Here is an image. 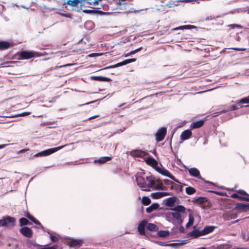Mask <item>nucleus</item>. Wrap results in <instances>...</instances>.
<instances>
[{"mask_svg":"<svg viewBox=\"0 0 249 249\" xmlns=\"http://www.w3.org/2000/svg\"><path fill=\"white\" fill-rule=\"evenodd\" d=\"M237 193H239V194H241V195H245V196H249V195L248 194H247L245 191L244 190H239L238 191H237Z\"/></svg>","mask_w":249,"mask_h":249,"instance_id":"41","label":"nucleus"},{"mask_svg":"<svg viewBox=\"0 0 249 249\" xmlns=\"http://www.w3.org/2000/svg\"><path fill=\"white\" fill-rule=\"evenodd\" d=\"M177 213H185L186 208L182 205H178L172 209Z\"/></svg>","mask_w":249,"mask_h":249,"instance_id":"24","label":"nucleus"},{"mask_svg":"<svg viewBox=\"0 0 249 249\" xmlns=\"http://www.w3.org/2000/svg\"><path fill=\"white\" fill-rule=\"evenodd\" d=\"M146 179L148 181V184H146L147 188L149 190V188L152 187L153 185L155 184V181L152 179L150 177H146Z\"/></svg>","mask_w":249,"mask_h":249,"instance_id":"32","label":"nucleus"},{"mask_svg":"<svg viewBox=\"0 0 249 249\" xmlns=\"http://www.w3.org/2000/svg\"><path fill=\"white\" fill-rule=\"evenodd\" d=\"M193 27V26L189 25H183V26H179V27L177 28V29H190L192 28Z\"/></svg>","mask_w":249,"mask_h":249,"instance_id":"37","label":"nucleus"},{"mask_svg":"<svg viewBox=\"0 0 249 249\" xmlns=\"http://www.w3.org/2000/svg\"><path fill=\"white\" fill-rule=\"evenodd\" d=\"M177 199V198L176 197H172L168 198L167 199L166 205L169 207L173 206Z\"/></svg>","mask_w":249,"mask_h":249,"instance_id":"23","label":"nucleus"},{"mask_svg":"<svg viewBox=\"0 0 249 249\" xmlns=\"http://www.w3.org/2000/svg\"><path fill=\"white\" fill-rule=\"evenodd\" d=\"M188 172L190 175L192 176L200 178V172L199 170L196 168H191L188 169Z\"/></svg>","mask_w":249,"mask_h":249,"instance_id":"15","label":"nucleus"},{"mask_svg":"<svg viewBox=\"0 0 249 249\" xmlns=\"http://www.w3.org/2000/svg\"><path fill=\"white\" fill-rule=\"evenodd\" d=\"M192 224H191L190 223L188 222V223H187V224L186 225V227L187 228H188L190 227L191 226H192Z\"/></svg>","mask_w":249,"mask_h":249,"instance_id":"58","label":"nucleus"},{"mask_svg":"<svg viewBox=\"0 0 249 249\" xmlns=\"http://www.w3.org/2000/svg\"><path fill=\"white\" fill-rule=\"evenodd\" d=\"M83 243L80 240H71L70 242V246L72 247H79Z\"/></svg>","mask_w":249,"mask_h":249,"instance_id":"17","label":"nucleus"},{"mask_svg":"<svg viewBox=\"0 0 249 249\" xmlns=\"http://www.w3.org/2000/svg\"><path fill=\"white\" fill-rule=\"evenodd\" d=\"M31 216L32 215L29 213H27V214H26V216H27L29 219V217H30V216Z\"/></svg>","mask_w":249,"mask_h":249,"instance_id":"61","label":"nucleus"},{"mask_svg":"<svg viewBox=\"0 0 249 249\" xmlns=\"http://www.w3.org/2000/svg\"><path fill=\"white\" fill-rule=\"evenodd\" d=\"M245 196H239V197H238V198L240 200H242L243 201V199L244 198Z\"/></svg>","mask_w":249,"mask_h":249,"instance_id":"60","label":"nucleus"},{"mask_svg":"<svg viewBox=\"0 0 249 249\" xmlns=\"http://www.w3.org/2000/svg\"><path fill=\"white\" fill-rule=\"evenodd\" d=\"M206 201H207L206 198L199 197L196 199H194L193 200V202L194 203H197L198 204H202Z\"/></svg>","mask_w":249,"mask_h":249,"instance_id":"25","label":"nucleus"},{"mask_svg":"<svg viewBox=\"0 0 249 249\" xmlns=\"http://www.w3.org/2000/svg\"><path fill=\"white\" fill-rule=\"evenodd\" d=\"M179 230L181 232H182V233L184 232L185 230L183 226H180L179 228Z\"/></svg>","mask_w":249,"mask_h":249,"instance_id":"48","label":"nucleus"},{"mask_svg":"<svg viewBox=\"0 0 249 249\" xmlns=\"http://www.w3.org/2000/svg\"><path fill=\"white\" fill-rule=\"evenodd\" d=\"M212 192L214 193V194H216V195H222V193H220L219 192H216V191H212Z\"/></svg>","mask_w":249,"mask_h":249,"instance_id":"54","label":"nucleus"},{"mask_svg":"<svg viewBox=\"0 0 249 249\" xmlns=\"http://www.w3.org/2000/svg\"><path fill=\"white\" fill-rule=\"evenodd\" d=\"M19 223L21 226L27 225L29 224V221L25 218H21L19 219Z\"/></svg>","mask_w":249,"mask_h":249,"instance_id":"35","label":"nucleus"},{"mask_svg":"<svg viewBox=\"0 0 249 249\" xmlns=\"http://www.w3.org/2000/svg\"><path fill=\"white\" fill-rule=\"evenodd\" d=\"M194 222V218L193 216L190 214L189 215V221L188 222L190 223L191 224L193 225Z\"/></svg>","mask_w":249,"mask_h":249,"instance_id":"40","label":"nucleus"},{"mask_svg":"<svg viewBox=\"0 0 249 249\" xmlns=\"http://www.w3.org/2000/svg\"><path fill=\"white\" fill-rule=\"evenodd\" d=\"M66 145H64L63 146H58L55 148H50L45 150H43L40 152H39L35 155V157H43L49 155L61 149V148L65 147Z\"/></svg>","mask_w":249,"mask_h":249,"instance_id":"1","label":"nucleus"},{"mask_svg":"<svg viewBox=\"0 0 249 249\" xmlns=\"http://www.w3.org/2000/svg\"><path fill=\"white\" fill-rule=\"evenodd\" d=\"M159 207V205L158 203H153L150 206L146 209V212L147 213H150L153 211L157 210Z\"/></svg>","mask_w":249,"mask_h":249,"instance_id":"19","label":"nucleus"},{"mask_svg":"<svg viewBox=\"0 0 249 249\" xmlns=\"http://www.w3.org/2000/svg\"><path fill=\"white\" fill-rule=\"evenodd\" d=\"M91 78L93 80L100 81L108 82L110 80V78L103 76H92L91 77Z\"/></svg>","mask_w":249,"mask_h":249,"instance_id":"26","label":"nucleus"},{"mask_svg":"<svg viewBox=\"0 0 249 249\" xmlns=\"http://www.w3.org/2000/svg\"><path fill=\"white\" fill-rule=\"evenodd\" d=\"M152 153L154 154L155 155H156V152L155 150H154L153 151H152Z\"/></svg>","mask_w":249,"mask_h":249,"instance_id":"62","label":"nucleus"},{"mask_svg":"<svg viewBox=\"0 0 249 249\" xmlns=\"http://www.w3.org/2000/svg\"><path fill=\"white\" fill-rule=\"evenodd\" d=\"M243 201H248L249 202V197H245L243 199Z\"/></svg>","mask_w":249,"mask_h":249,"instance_id":"56","label":"nucleus"},{"mask_svg":"<svg viewBox=\"0 0 249 249\" xmlns=\"http://www.w3.org/2000/svg\"><path fill=\"white\" fill-rule=\"evenodd\" d=\"M225 112V110H222L221 111V113H224Z\"/></svg>","mask_w":249,"mask_h":249,"instance_id":"64","label":"nucleus"},{"mask_svg":"<svg viewBox=\"0 0 249 249\" xmlns=\"http://www.w3.org/2000/svg\"><path fill=\"white\" fill-rule=\"evenodd\" d=\"M238 108V107H237L235 105H233L232 107H231V109L232 110H236Z\"/></svg>","mask_w":249,"mask_h":249,"instance_id":"53","label":"nucleus"},{"mask_svg":"<svg viewBox=\"0 0 249 249\" xmlns=\"http://www.w3.org/2000/svg\"><path fill=\"white\" fill-rule=\"evenodd\" d=\"M137 184L142 191H148L149 190L147 188L146 184L144 182L143 178L141 176L137 178Z\"/></svg>","mask_w":249,"mask_h":249,"instance_id":"6","label":"nucleus"},{"mask_svg":"<svg viewBox=\"0 0 249 249\" xmlns=\"http://www.w3.org/2000/svg\"><path fill=\"white\" fill-rule=\"evenodd\" d=\"M132 156L138 157H143L145 156L147 153L141 150H134L131 151Z\"/></svg>","mask_w":249,"mask_h":249,"instance_id":"13","label":"nucleus"},{"mask_svg":"<svg viewBox=\"0 0 249 249\" xmlns=\"http://www.w3.org/2000/svg\"><path fill=\"white\" fill-rule=\"evenodd\" d=\"M111 160V157H101L97 160H95V162H98L100 164L104 163L106 162L109 161Z\"/></svg>","mask_w":249,"mask_h":249,"instance_id":"22","label":"nucleus"},{"mask_svg":"<svg viewBox=\"0 0 249 249\" xmlns=\"http://www.w3.org/2000/svg\"><path fill=\"white\" fill-rule=\"evenodd\" d=\"M20 232L25 236L31 238L33 235L32 230L28 227H25L20 230Z\"/></svg>","mask_w":249,"mask_h":249,"instance_id":"7","label":"nucleus"},{"mask_svg":"<svg viewBox=\"0 0 249 249\" xmlns=\"http://www.w3.org/2000/svg\"><path fill=\"white\" fill-rule=\"evenodd\" d=\"M164 182L166 185H169L172 183V182L171 181H170V180H168V179H164Z\"/></svg>","mask_w":249,"mask_h":249,"instance_id":"44","label":"nucleus"},{"mask_svg":"<svg viewBox=\"0 0 249 249\" xmlns=\"http://www.w3.org/2000/svg\"><path fill=\"white\" fill-rule=\"evenodd\" d=\"M202 233V231L195 230L191 232L190 235L193 237H197L201 235H203Z\"/></svg>","mask_w":249,"mask_h":249,"instance_id":"28","label":"nucleus"},{"mask_svg":"<svg viewBox=\"0 0 249 249\" xmlns=\"http://www.w3.org/2000/svg\"><path fill=\"white\" fill-rule=\"evenodd\" d=\"M169 195V193L166 192H156L152 193L151 196L155 199H158Z\"/></svg>","mask_w":249,"mask_h":249,"instance_id":"12","label":"nucleus"},{"mask_svg":"<svg viewBox=\"0 0 249 249\" xmlns=\"http://www.w3.org/2000/svg\"><path fill=\"white\" fill-rule=\"evenodd\" d=\"M62 16H63L64 17H67V18H70L71 17V15L69 14H61Z\"/></svg>","mask_w":249,"mask_h":249,"instance_id":"52","label":"nucleus"},{"mask_svg":"<svg viewBox=\"0 0 249 249\" xmlns=\"http://www.w3.org/2000/svg\"><path fill=\"white\" fill-rule=\"evenodd\" d=\"M237 214L234 213H225L223 215V218L225 221L231 220L232 219H235L237 218Z\"/></svg>","mask_w":249,"mask_h":249,"instance_id":"16","label":"nucleus"},{"mask_svg":"<svg viewBox=\"0 0 249 249\" xmlns=\"http://www.w3.org/2000/svg\"><path fill=\"white\" fill-rule=\"evenodd\" d=\"M233 49L235 50H237V51H245V50H246L245 48H233Z\"/></svg>","mask_w":249,"mask_h":249,"instance_id":"51","label":"nucleus"},{"mask_svg":"<svg viewBox=\"0 0 249 249\" xmlns=\"http://www.w3.org/2000/svg\"><path fill=\"white\" fill-rule=\"evenodd\" d=\"M15 222V219L10 216L3 217L0 220V227H5L14 226Z\"/></svg>","mask_w":249,"mask_h":249,"instance_id":"2","label":"nucleus"},{"mask_svg":"<svg viewBox=\"0 0 249 249\" xmlns=\"http://www.w3.org/2000/svg\"><path fill=\"white\" fill-rule=\"evenodd\" d=\"M237 208L239 210L247 211L249 210V204L239 203L237 205Z\"/></svg>","mask_w":249,"mask_h":249,"instance_id":"21","label":"nucleus"},{"mask_svg":"<svg viewBox=\"0 0 249 249\" xmlns=\"http://www.w3.org/2000/svg\"><path fill=\"white\" fill-rule=\"evenodd\" d=\"M155 190H162V188L161 185H157L154 187Z\"/></svg>","mask_w":249,"mask_h":249,"instance_id":"46","label":"nucleus"},{"mask_svg":"<svg viewBox=\"0 0 249 249\" xmlns=\"http://www.w3.org/2000/svg\"><path fill=\"white\" fill-rule=\"evenodd\" d=\"M21 59H28L35 56L34 53L28 51H22L20 53Z\"/></svg>","mask_w":249,"mask_h":249,"instance_id":"9","label":"nucleus"},{"mask_svg":"<svg viewBox=\"0 0 249 249\" xmlns=\"http://www.w3.org/2000/svg\"><path fill=\"white\" fill-rule=\"evenodd\" d=\"M79 3L78 0H69L66 2V4L72 7H76L78 5Z\"/></svg>","mask_w":249,"mask_h":249,"instance_id":"30","label":"nucleus"},{"mask_svg":"<svg viewBox=\"0 0 249 249\" xmlns=\"http://www.w3.org/2000/svg\"><path fill=\"white\" fill-rule=\"evenodd\" d=\"M158 235L161 237H165L169 235V231H160L158 233Z\"/></svg>","mask_w":249,"mask_h":249,"instance_id":"34","label":"nucleus"},{"mask_svg":"<svg viewBox=\"0 0 249 249\" xmlns=\"http://www.w3.org/2000/svg\"><path fill=\"white\" fill-rule=\"evenodd\" d=\"M136 59L135 58H131V59H126L125 60L123 61V62L118 63L115 65L108 66L106 68L103 69L102 70L113 69V68H117L118 67L122 66L123 65H126L128 63L134 62L136 61Z\"/></svg>","mask_w":249,"mask_h":249,"instance_id":"5","label":"nucleus"},{"mask_svg":"<svg viewBox=\"0 0 249 249\" xmlns=\"http://www.w3.org/2000/svg\"><path fill=\"white\" fill-rule=\"evenodd\" d=\"M230 27H231L232 28H234V27H237V28H241V26L239 25H238V24H231L229 25Z\"/></svg>","mask_w":249,"mask_h":249,"instance_id":"43","label":"nucleus"},{"mask_svg":"<svg viewBox=\"0 0 249 249\" xmlns=\"http://www.w3.org/2000/svg\"><path fill=\"white\" fill-rule=\"evenodd\" d=\"M192 132L190 130H186L183 131L181 134L180 138L182 140L184 141L188 139L192 135Z\"/></svg>","mask_w":249,"mask_h":249,"instance_id":"14","label":"nucleus"},{"mask_svg":"<svg viewBox=\"0 0 249 249\" xmlns=\"http://www.w3.org/2000/svg\"><path fill=\"white\" fill-rule=\"evenodd\" d=\"M159 172L161 174H162V175H164L165 176L168 177L169 178H170L171 179L174 180V181H176L177 182H178V180L177 179H176V178L173 176H172L170 174L169 171H168L167 170H166V169H160Z\"/></svg>","mask_w":249,"mask_h":249,"instance_id":"10","label":"nucleus"},{"mask_svg":"<svg viewBox=\"0 0 249 249\" xmlns=\"http://www.w3.org/2000/svg\"><path fill=\"white\" fill-rule=\"evenodd\" d=\"M41 249H55L54 247H48V248H44Z\"/></svg>","mask_w":249,"mask_h":249,"instance_id":"57","label":"nucleus"},{"mask_svg":"<svg viewBox=\"0 0 249 249\" xmlns=\"http://www.w3.org/2000/svg\"><path fill=\"white\" fill-rule=\"evenodd\" d=\"M10 46V43L5 41H0V50H5Z\"/></svg>","mask_w":249,"mask_h":249,"instance_id":"29","label":"nucleus"},{"mask_svg":"<svg viewBox=\"0 0 249 249\" xmlns=\"http://www.w3.org/2000/svg\"><path fill=\"white\" fill-rule=\"evenodd\" d=\"M214 229V227L211 226H208L205 227L202 231V234L205 235L212 232Z\"/></svg>","mask_w":249,"mask_h":249,"instance_id":"18","label":"nucleus"},{"mask_svg":"<svg viewBox=\"0 0 249 249\" xmlns=\"http://www.w3.org/2000/svg\"><path fill=\"white\" fill-rule=\"evenodd\" d=\"M144 160L147 164L152 166H155L158 164V162L152 157H145Z\"/></svg>","mask_w":249,"mask_h":249,"instance_id":"11","label":"nucleus"},{"mask_svg":"<svg viewBox=\"0 0 249 249\" xmlns=\"http://www.w3.org/2000/svg\"><path fill=\"white\" fill-rule=\"evenodd\" d=\"M231 197L232 198H238V197H239V196L237 194L234 193V194H233L231 196Z\"/></svg>","mask_w":249,"mask_h":249,"instance_id":"47","label":"nucleus"},{"mask_svg":"<svg viewBox=\"0 0 249 249\" xmlns=\"http://www.w3.org/2000/svg\"><path fill=\"white\" fill-rule=\"evenodd\" d=\"M219 249H228V246L227 245H222L219 247Z\"/></svg>","mask_w":249,"mask_h":249,"instance_id":"50","label":"nucleus"},{"mask_svg":"<svg viewBox=\"0 0 249 249\" xmlns=\"http://www.w3.org/2000/svg\"><path fill=\"white\" fill-rule=\"evenodd\" d=\"M166 133V128L165 127L160 128L155 134L156 139L157 142L162 141Z\"/></svg>","mask_w":249,"mask_h":249,"instance_id":"4","label":"nucleus"},{"mask_svg":"<svg viewBox=\"0 0 249 249\" xmlns=\"http://www.w3.org/2000/svg\"><path fill=\"white\" fill-rule=\"evenodd\" d=\"M186 193L189 195H191L196 192V190L192 187H188L185 189Z\"/></svg>","mask_w":249,"mask_h":249,"instance_id":"31","label":"nucleus"},{"mask_svg":"<svg viewBox=\"0 0 249 249\" xmlns=\"http://www.w3.org/2000/svg\"><path fill=\"white\" fill-rule=\"evenodd\" d=\"M147 224V221L145 220H143L138 226V231L141 235H144L145 234V227Z\"/></svg>","mask_w":249,"mask_h":249,"instance_id":"8","label":"nucleus"},{"mask_svg":"<svg viewBox=\"0 0 249 249\" xmlns=\"http://www.w3.org/2000/svg\"><path fill=\"white\" fill-rule=\"evenodd\" d=\"M48 233L51 235V239L53 242H55L58 240V238L56 236H53L51 232L48 231Z\"/></svg>","mask_w":249,"mask_h":249,"instance_id":"39","label":"nucleus"},{"mask_svg":"<svg viewBox=\"0 0 249 249\" xmlns=\"http://www.w3.org/2000/svg\"><path fill=\"white\" fill-rule=\"evenodd\" d=\"M29 219L32 220L35 224H37L38 225H39L41 228H43L42 226L41 225V223L39 222V221L36 220L34 216L32 215L29 217Z\"/></svg>","mask_w":249,"mask_h":249,"instance_id":"36","label":"nucleus"},{"mask_svg":"<svg viewBox=\"0 0 249 249\" xmlns=\"http://www.w3.org/2000/svg\"><path fill=\"white\" fill-rule=\"evenodd\" d=\"M142 47H141L134 51H131V53H135L139 52L140 51H141L142 49Z\"/></svg>","mask_w":249,"mask_h":249,"instance_id":"42","label":"nucleus"},{"mask_svg":"<svg viewBox=\"0 0 249 249\" xmlns=\"http://www.w3.org/2000/svg\"><path fill=\"white\" fill-rule=\"evenodd\" d=\"M93 102H93V101H92V102H89V103H87L85 104V105H88V104H90V103H93Z\"/></svg>","mask_w":249,"mask_h":249,"instance_id":"63","label":"nucleus"},{"mask_svg":"<svg viewBox=\"0 0 249 249\" xmlns=\"http://www.w3.org/2000/svg\"><path fill=\"white\" fill-rule=\"evenodd\" d=\"M29 114H30V112H23V113L20 114L19 116H24L28 115H29Z\"/></svg>","mask_w":249,"mask_h":249,"instance_id":"49","label":"nucleus"},{"mask_svg":"<svg viewBox=\"0 0 249 249\" xmlns=\"http://www.w3.org/2000/svg\"><path fill=\"white\" fill-rule=\"evenodd\" d=\"M239 103L243 104L249 103V96L246 98L242 99L241 100H240Z\"/></svg>","mask_w":249,"mask_h":249,"instance_id":"38","label":"nucleus"},{"mask_svg":"<svg viewBox=\"0 0 249 249\" xmlns=\"http://www.w3.org/2000/svg\"><path fill=\"white\" fill-rule=\"evenodd\" d=\"M147 229L151 231H157L159 230L158 227L153 223H147Z\"/></svg>","mask_w":249,"mask_h":249,"instance_id":"20","label":"nucleus"},{"mask_svg":"<svg viewBox=\"0 0 249 249\" xmlns=\"http://www.w3.org/2000/svg\"><path fill=\"white\" fill-rule=\"evenodd\" d=\"M8 144H1V145H0V149L4 148Z\"/></svg>","mask_w":249,"mask_h":249,"instance_id":"59","label":"nucleus"},{"mask_svg":"<svg viewBox=\"0 0 249 249\" xmlns=\"http://www.w3.org/2000/svg\"><path fill=\"white\" fill-rule=\"evenodd\" d=\"M142 203L145 206L148 205L151 203L150 199L147 196H143L142 200Z\"/></svg>","mask_w":249,"mask_h":249,"instance_id":"33","label":"nucleus"},{"mask_svg":"<svg viewBox=\"0 0 249 249\" xmlns=\"http://www.w3.org/2000/svg\"><path fill=\"white\" fill-rule=\"evenodd\" d=\"M166 217L168 221H170L172 218L176 219L179 224H181L183 222L182 216L179 213L169 212L166 214Z\"/></svg>","mask_w":249,"mask_h":249,"instance_id":"3","label":"nucleus"},{"mask_svg":"<svg viewBox=\"0 0 249 249\" xmlns=\"http://www.w3.org/2000/svg\"><path fill=\"white\" fill-rule=\"evenodd\" d=\"M133 54H134V53H131V52H130V53H127L125 54L124 55V56H125V57H127V56H129V55H130Z\"/></svg>","mask_w":249,"mask_h":249,"instance_id":"55","label":"nucleus"},{"mask_svg":"<svg viewBox=\"0 0 249 249\" xmlns=\"http://www.w3.org/2000/svg\"><path fill=\"white\" fill-rule=\"evenodd\" d=\"M92 25H93V22L90 21H88L85 24V26H87L88 25L92 26Z\"/></svg>","mask_w":249,"mask_h":249,"instance_id":"45","label":"nucleus"},{"mask_svg":"<svg viewBox=\"0 0 249 249\" xmlns=\"http://www.w3.org/2000/svg\"><path fill=\"white\" fill-rule=\"evenodd\" d=\"M203 124L204 121L202 120H200L192 124L191 127L193 128H197L202 126Z\"/></svg>","mask_w":249,"mask_h":249,"instance_id":"27","label":"nucleus"}]
</instances>
